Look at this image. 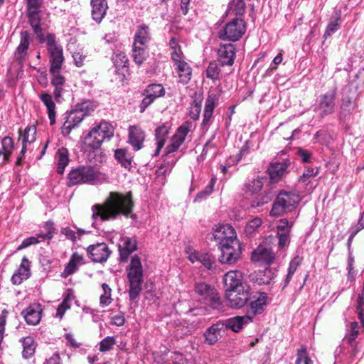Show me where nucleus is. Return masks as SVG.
<instances>
[{"label":"nucleus","mask_w":364,"mask_h":364,"mask_svg":"<svg viewBox=\"0 0 364 364\" xmlns=\"http://www.w3.org/2000/svg\"><path fill=\"white\" fill-rule=\"evenodd\" d=\"M133 205L131 193L123 194L110 192L102 204L92 206V225L98 229L100 223L116 219L120 215L126 218H134L132 214Z\"/></svg>","instance_id":"obj_1"},{"label":"nucleus","mask_w":364,"mask_h":364,"mask_svg":"<svg viewBox=\"0 0 364 364\" xmlns=\"http://www.w3.org/2000/svg\"><path fill=\"white\" fill-rule=\"evenodd\" d=\"M195 129L192 122L186 121L178 127L174 135L171 137L170 144L166 147L165 154L163 156V163L158 168V175H166L168 173L178 159L175 155L184 143L190 132Z\"/></svg>","instance_id":"obj_2"},{"label":"nucleus","mask_w":364,"mask_h":364,"mask_svg":"<svg viewBox=\"0 0 364 364\" xmlns=\"http://www.w3.org/2000/svg\"><path fill=\"white\" fill-rule=\"evenodd\" d=\"M107 181V176L92 166H79L68 175V186L80 184L97 185Z\"/></svg>","instance_id":"obj_3"},{"label":"nucleus","mask_w":364,"mask_h":364,"mask_svg":"<svg viewBox=\"0 0 364 364\" xmlns=\"http://www.w3.org/2000/svg\"><path fill=\"white\" fill-rule=\"evenodd\" d=\"M113 125L106 121H102L97 126L93 127L85 137L84 144L92 149L100 148L105 140H110L114 136Z\"/></svg>","instance_id":"obj_4"},{"label":"nucleus","mask_w":364,"mask_h":364,"mask_svg":"<svg viewBox=\"0 0 364 364\" xmlns=\"http://www.w3.org/2000/svg\"><path fill=\"white\" fill-rule=\"evenodd\" d=\"M127 277L129 282V298L134 300L139 295L143 283L142 265L141 259L137 255L132 257L127 268Z\"/></svg>","instance_id":"obj_5"},{"label":"nucleus","mask_w":364,"mask_h":364,"mask_svg":"<svg viewBox=\"0 0 364 364\" xmlns=\"http://www.w3.org/2000/svg\"><path fill=\"white\" fill-rule=\"evenodd\" d=\"M301 200L300 196L295 191L280 192L272 205V215H280L294 210Z\"/></svg>","instance_id":"obj_6"},{"label":"nucleus","mask_w":364,"mask_h":364,"mask_svg":"<svg viewBox=\"0 0 364 364\" xmlns=\"http://www.w3.org/2000/svg\"><path fill=\"white\" fill-rule=\"evenodd\" d=\"M246 29L245 21L241 18H235L218 32V37L223 41L236 42L245 33Z\"/></svg>","instance_id":"obj_7"},{"label":"nucleus","mask_w":364,"mask_h":364,"mask_svg":"<svg viewBox=\"0 0 364 364\" xmlns=\"http://www.w3.org/2000/svg\"><path fill=\"white\" fill-rule=\"evenodd\" d=\"M43 42L46 41V48L48 52L50 70L62 69L64 62L63 50L60 44L56 41L53 33H48ZM42 43V41H40Z\"/></svg>","instance_id":"obj_8"},{"label":"nucleus","mask_w":364,"mask_h":364,"mask_svg":"<svg viewBox=\"0 0 364 364\" xmlns=\"http://www.w3.org/2000/svg\"><path fill=\"white\" fill-rule=\"evenodd\" d=\"M26 4L29 23L39 41H43L44 40L43 33L41 26L42 15L41 7L43 0H26Z\"/></svg>","instance_id":"obj_9"},{"label":"nucleus","mask_w":364,"mask_h":364,"mask_svg":"<svg viewBox=\"0 0 364 364\" xmlns=\"http://www.w3.org/2000/svg\"><path fill=\"white\" fill-rule=\"evenodd\" d=\"M195 294L198 301L202 304L216 308L220 304V297L214 287L204 283H198L195 286Z\"/></svg>","instance_id":"obj_10"},{"label":"nucleus","mask_w":364,"mask_h":364,"mask_svg":"<svg viewBox=\"0 0 364 364\" xmlns=\"http://www.w3.org/2000/svg\"><path fill=\"white\" fill-rule=\"evenodd\" d=\"M221 252L219 261L223 264H235L241 257L242 249L238 240H233L232 243L224 244L218 246Z\"/></svg>","instance_id":"obj_11"},{"label":"nucleus","mask_w":364,"mask_h":364,"mask_svg":"<svg viewBox=\"0 0 364 364\" xmlns=\"http://www.w3.org/2000/svg\"><path fill=\"white\" fill-rule=\"evenodd\" d=\"M213 230V237L218 246L238 240L235 229L229 224L215 225Z\"/></svg>","instance_id":"obj_12"},{"label":"nucleus","mask_w":364,"mask_h":364,"mask_svg":"<svg viewBox=\"0 0 364 364\" xmlns=\"http://www.w3.org/2000/svg\"><path fill=\"white\" fill-rule=\"evenodd\" d=\"M336 92L329 91L319 97L318 105L315 109L319 112L321 117H325L333 113L336 107Z\"/></svg>","instance_id":"obj_13"},{"label":"nucleus","mask_w":364,"mask_h":364,"mask_svg":"<svg viewBox=\"0 0 364 364\" xmlns=\"http://www.w3.org/2000/svg\"><path fill=\"white\" fill-rule=\"evenodd\" d=\"M228 305L232 308L243 307L250 298V288L234 289L225 292Z\"/></svg>","instance_id":"obj_14"},{"label":"nucleus","mask_w":364,"mask_h":364,"mask_svg":"<svg viewBox=\"0 0 364 364\" xmlns=\"http://www.w3.org/2000/svg\"><path fill=\"white\" fill-rule=\"evenodd\" d=\"M62 69L50 70L51 85L55 87L53 95L59 101L64 93L69 92L70 86L66 83L65 77L61 74Z\"/></svg>","instance_id":"obj_15"},{"label":"nucleus","mask_w":364,"mask_h":364,"mask_svg":"<svg viewBox=\"0 0 364 364\" xmlns=\"http://www.w3.org/2000/svg\"><path fill=\"white\" fill-rule=\"evenodd\" d=\"M275 259L274 253L267 244H260L252 253L251 259L259 264L269 265Z\"/></svg>","instance_id":"obj_16"},{"label":"nucleus","mask_w":364,"mask_h":364,"mask_svg":"<svg viewBox=\"0 0 364 364\" xmlns=\"http://www.w3.org/2000/svg\"><path fill=\"white\" fill-rule=\"evenodd\" d=\"M223 282L225 292L233 291L234 289L250 288L243 283L242 274L241 272L237 270H231L228 272L224 275Z\"/></svg>","instance_id":"obj_17"},{"label":"nucleus","mask_w":364,"mask_h":364,"mask_svg":"<svg viewBox=\"0 0 364 364\" xmlns=\"http://www.w3.org/2000/svg\"><path fill=\"white\" fill-rule=\"evenodd\" d=\"M250 302L247 308V316L252 321L253 317L261 314L267 304V295L264 292L259 293L257 296L250 298Z\"/></svg>","instance_id":"obj_18"},{"label":"nucleus","mask_w":364,"mask_h":364,"mask_svg":"<svg viewBox=\"0 0 364 364\" xmlns=\"http://www.w3.org/2000/svg\"><path fill=\"white\" fill-rule=\"evenodd\" d=\"M87 252L90 259L95 262H106L111 253L107 245L104 242L90 245Z\"/></svg>","instance_id":"obj_19"},{"label":"nucleus","mask_w":364,"mask_h":364,"mask_svg":"<svg viewBox=\"0 0 364 364\" xmlns=\"http://www.w3.org/2000/svg\"><path fill=\"white\" fill-rule=\"evenodd\" d=\"M83 114L76 109L66 113L65 120L61 127V133L64 136L70 134L71 131L77 127L83 120Z\"/></svg>","instance_id":"obj_20"},{"label":"nucleus","mask_w":364,"mask_h":364,"mask_svg":"<svg viewBox=\"0 0 364 364\" xmlns=\"http://www.w3.org/2000/svg\"><path fill=\"white\" fill-rule=\"evenodd\" d=\"M225 326L220 321L210 326L204 333L205 342L208 345L215 344L225 333Z\"/></svg>","instance_id":"obj_21"},{"label":"nucleus","mask_w":364,"mask_h":364,"mask_svg":"<svg viewBox=\"0 0 364 364\" xmlns=\"http://www.w3.org/2000/svg\"><path fill=\"white\" fill-rule=\"evenodd\" d=\"M235 58V46L232 43L222 44L218 50V59L222 65H233Z\"/></svg>","instance_id":"obj_22"},{"label":"nucleus","mask_w":364,"mask_h":364,"mask_svg":"<svg viewBox=\"0 0 364 364\" xmlns=\"http://www.w3.org/2000/svg\"><path fill=\"white\" fill-rule=\"evenodd\" d=\"M42 311V306L40 304L34 303L24 309L21 314L28 324L35 326L39 323Z\"/></svg>","instance_id":"obj_23"},{"label":"nucleus","mask_w":364,"mask_h":364,"mask_svg":"<svg viewBox=\"0 0 364 364\" xmlns=\"http://www.w3.org/2000/svg\"><path fill=\"white\" fill-rule=\"evenodd\" d=\"M136 248L137 242L134 237H122L119 244L120 260L122 262L127 261L129 255L134 252Z\"/></svg>","instance_id":"obj_24"},{"label":"nucleus","mask_w":364,"mask_h":364,"mask_svg":"<svg viewBox=\"0 0 364 364\" xmlns=\"http://www.w3.org/2000/svg\"><path fill=\"white\" fill-rule=\"evenodd\" d=\"M31 43V35L27 31L20 33V43L15 51V59L19 63H22L28 54V50Z\"/></svg>","instance_id":"obj_25"},{"label":"nucleus","mask_w":364,"mask_h":364,"mask_svg":"<svg viewBox=\"0 0 364 364\" xmlns=\"http://www.w3.org/2000/svg\"><path fill=\"white\" fill-rule=\"evenodd\" d=\"M289 164L287 161L272 163L268 168V173L271 182L277 183L280 181L281 178L286 174Z\"/></svg>","instance_id":"obj_26"},{"label":"nucleus","mask_w":364,"mask_h":364,"mask_svg":"<svg viewBox=\"0 0 364 364\" xmlns=\"http://www.w3.org/2000/svg\"><path fill=\"white\" fill-rule=\"evenodd\" d=\"M145 139L144 131L137 126H131L129 128V143L136 151L141 149Z\"/></svg>","instance_id":"obj_27"},{"label":"nucleus","mask_w":364,"mask_h":364,"mask_svg":"<svg viewBox=\"0 0 364 364\" xmlns=\"http://www.w3.org/2000/svg\"><path fill=\"white\" fill-rule=\"evenodd\" d=\"M171 125L168 122H166L159 126L155 130L156 144V149L154 152V156L159 154L161 149L165 144L168 137Z\"/></svg>","instance_id":"obj_28"},{"label":"nucleus","mask_w":364,"mask_h":364,"mask_svg":"<svg viewBox=\"0 0 364 364\" xmlns=\"http://www.w3.org/2000/svg\"><path fill=\"white\" fill-rule=\"evenodd\" d=\"M277 276V271L274 269L266 268L264 271L250 275L251 280L258 285L270 284Z\"/></svg>","instance_id":"obj_29"},{"label":"nucleus","mask_w":364,"mask_h":364,"mask_svg":"<svg viewBox=\"0 0 364 364\" xmlns=\"http://www.w3.org/2000/svg\"><path fill=\"white\" fill-rule=\"evenodd\" d=\"M14 149V143L12 138L5 136L1 139V149H0V166L9 162L11 156Z\"/></svg>","instance_id":"obj_30"},{"label":"nucleus","mask_w":364,"mask_h":364,"mask_svg":"<svg viewBox=\"0 0 364 364\" xmlns=\"http://www.w3.org/2000/svg\"><path fill=\"white\" fill-rule=\"evenodd\" d=\"M30 276V262L23 257L21 265L11 277L14 284H20L23 280L27 279Z\"/></svg>","instance_id":"obj_31"},{"label":"nucleus","mask_w":364,"mask_h":364,"mask_svg":"<svg viewBox=\"0 0 364 364\" xmlns=\"http://www.w3.org/2000/svg\"><path fill=\"white\" fill-rule=\"evenodd\" d=\"M92 17L97 23H100L108 9L106 0H91Z\"/></svg>","instance_id":"obj_32"},{"label":"nucleus","mask_w":364,"mask_h":364,"mask_svg":"<svg viewBox=\"0 0 364 364\" xmlns=\"http://www.w3.org/2000/svg\"><path fill=\"white\" fill-rule=\"evenodd\" d=\"M252 321L250 318V316L247 315L242 316H235L230 318L226 321H223V324L225 326V331L231 329L234 332H239L244 326Z\"/></svg>","instance_id":"obj_33"},{"label":"nucleus","mask_w":364,"mask_h":364,"mask_svg":"<svg viewBox=\"0 0 364 364\" xmlns=\"http://www.w3.org/2000/svg\"><path fill=\"white\" fill-rule=\"evenodd\" d=\"M176 72L178 73L179 81L181 83H188L192 75V70L188 63L185 62L183 59H180L178 61H174Z\"/></svg>","instance_id":"obj_34"},{"label":"nucleus","mask_w":364,"mask_h":364,"mask_svg":"<svg viewBox=\"0 0 364 364\" xmlns=\"http://www.w3.org/2000/svg\"><path fill=\"white\" fill-rule=\"evenodd\" d=\"M151 40V33L149 27L142 23L139 25L134 35V43L138 46H148Z\"/></svg>","instance_id":"obj_35"},{"label":"nucleus","mask_w":364,"mask_h":364,"mask_svg":"<svg viewBox=\"0 0 364 364\" xmlns=\"http://www.w3.org/2000/svg\"><path fill=\"white\" fill-rule=\"evenodd\" d=\"M40 100L46 107L50 124L54 125L55 124L56 112L55 104L53 100L52 96L47 92H43L40 95Z\"/></svg>","instance_id":"obj_36"},{"label":"nucleus","mask_w":364,"mask_h":364,"mask_svg":"<svg viewBox=\"0 0 364 364\" xmlns=\"http://www.w3.org/2000/svg\"><path fill=\"white\" fill-rule=\"evenodd\" d=\"M114 157L117 161L125 168L130 169L133 154L126 148L117 149L114 151Z\"/></svg>","instance_id":"obj_37"},{"label":"nucleus","mask_w":364,"mask_h":364,"mask_svg":"<svg viewBox=\"0 0 364 364\" xmlns=\"http://www.w3.org/2000/svg\"><path fill=\"white\" fill-rule=\"evenodd\" d=\"M20 342L23 346V358L25 359L31 358L34 355L37 346L34 338L32 336H26L21 338Z\"/></svg>","instance_id":"obj_38"},{"label":"nucleus","mask_w":364,"mask_h":364,"mask_svg":"<svg viewBox=\"0 0 364 364\" xmlns=\"http://www.w3.org/2000/svg\"><path fill=\"white\" fill-rule=\"evenodd\" d=\"M52 237L53 234L51 232H48L45 234L40 233L37 234L35 236L27 237L25 240H23L21 244L17 247V250H21L32 245L38 244L40 242L44 241L46 240H50Z\"/></svg>","instance_id":"obj_39"},{"label":"nucleus","mask_w":364,"mask_h":364,"mask_svg":"<svg viewBox=\"0 0 364 364\" xmlns=\"http://www.w3.org/2000/svg\"><path fill=\"white\" fill-rule=\"evenodd\" d=\"M55 158L58 161L57 172L59 174H63L70 161L68 150L64 147L60 148Z\"/></svg>","instance_id":"obj_40"},{"label":"nucleus","mask_w":364,"mask_h":364,"mask_svg":"<svg viewBox=\"0 0 364 364\" xmlns=\"http://www.w3.org/2000/svg\"><path fill=\"white\" fill-rule=\"evenodd\" d=\"M169 47L172 50L171 56L172 60L178 61L180 59H183V52L179 45V40L178 38L173 36L169 41Z\"/></svg>","instance_id":"obj_41"},{"label":"nucleus","mask_w":364,"mask_h":364,"mask_svg":"<svg viewBox=\"0 0 364 364\" xmlns=\"http://www.w3.org/2000/svg\"><path fill=\"white\" fill-rule=\"evenodd\" d=\"M341 25V16L339 14H336L335 16H333L327 25L326 31L323 34V38H327L333 34L340 27Z\"/></svg>","instance_id":"obj_42"},{"label":"nucleus","mask_w":364,"mask_h":364,"mask_svg":"<svg viewBox=\"0 0 364 364\" xmlns=\"http://www.w3.org/2000/svg\"><path fill=\"white\" fill-rule=\"evenodd\" d=\"M245 2L244 0H237L229 4L227 12L229 15L236 16H242L245 11Z\"/></svg>","instance_id":"obj_43"},{"label":"nucleus","mask_w":364,"mask_h":364,"mask_svg":"<svg viewBox=\"0 0 364 364\" xmlns=\"http://www.w3.org/2000/svg\"><path fill=\"white\" fill-rule=\"evenodd\" d=\"M147 48L148 46H138L135 43H133L132 55L134 60L136 64L141 65L145 60L146 58Z\"/></svg>","instance_id":"obj_44"},{"label":"nucleus","mask_w":364,"mask_h":364,"mask_svg":"<svg viewBox=\"0 0 364 364\" xmlns=\"http://www.w3.org/2000/svg\"><path fill=\"white\" fill-rule=\"evenodd\" d=\"M102 293L100 297V305L101 307L108 306L113 301L112 298V289L106 284H102Z\"/></svg>","instance_id":"obj_45"},{"label":"nucleus","mask_w":364,"mask_h":364,"mask_svg":"<svg viewBox=\"0 0 364 364\" xmlns=\"http://www.w3.org/2000/svg\"><path fill=\"white\" fill-rule=\"evenodd\" d=\"M263 182L261 178H256L247 182L244 186V191L247 194L253 195L261 191Z\"/></svg>","instance_id":"obj_46"},{"label":"nucleus","mask_w":364,"mask_h":364,"mask_svg":"<svg viewBox=\"0 0 364 364\" xmlns=\"http://www.w3.org/2000/svg\"><path fill=\"white\" fill-rule=\"evenodd\" d=\"M22 144L27 146V144H31L36 139V128L34 125L27 127L21 134Z\"/></svg>","instance_id":"obj_47"},{"label":"nucleus","mask_w":364,"mask_h":364,"mask_svg":"<svg viewBox=\"0 0 364 364\" xmlns=\"http://www.w3.org/2000/svg\"><path fill=\"white\" fill-rule=\"evenodd\" d=\"M145 93H147V95L155 100L163 96L165 93V90L163 86L160 84H151L146 87Z\"/></svg>","instance_id":"obj_48"},{"label":"nucleus","mask_w":364,"mask_h":364,"mask_svg":"<svg viewBox=\"0 0 364 364\" xmlns=\"http://www.w3.org/2000/svg\"><path fill=\"white\" fill-rule=\"evenodd\" d=\"M300 264V260L299 258H294L289 263L288 268V273L286 276L285 279L284 280L283 288H285L290 282L294 274L295 273L296 269Z\"/></svg>","instance_id":"obj_49"},{"label":"nucleus","mask_w":364,"mask_h":364,"mask_svg":"<svg viewBox=\"0 0 364 364\" xmlns=\"http://www.w3.org/2000/svg\"><path fill=\"white\" fill-rule=\"evenodd\" d=\"M220 69L218 63L215 61L210 62L206 69V76L208 78L215 81L219 79Z\"/></svg>","instance_id":"obj_50"},{"label":"nucleus","mask_w":364,"mask_h":364,"mask_svg":"<svg viewBox=\"0 0 364 364\" xmlns=\"http://www.w3.org/2000/svg\"><path fill=\"white\" fill-rule=\"evenodd\" d=\"M89 231H85L82 229H77V232L68 228H65L61 230V233L63 234L68 239L71 240L72 241H76L77 239H80V237L88 232Z\"/></svg>","instance_id":"obj_51"},{"label":"nucleus","mask_w":364,"mask_h":364,"mask_svg":"<svg viewBox=\"0 0 364 364\" xmlns=\"http://www.w3.org/2000/svg\"><path fill=\"white\" fill-rule=\"evenodd\" d=\"M218 103V97L216 95H209L205 100L204 112L213 115L214 109Z\"/></svg>","instance_id":"obj_52"},{"label":"nucleus","mask_w":364,"mask_h":364,"mask_svg":"<svg viewBox=\"0 0 364 364\" xmlns=\"http://www.w3.org/2000/svg\"><path fill=\"white\" fill-rule=\"evenodd\" d=\"M198 262H200L207 269H211L213 268L215 264V257L212 254L208 252H201Z\"/></svg>","instance_id":"obj_53"},{"label":"nucleus","mask_w":364,"mask_h":364,"mask_svg":"<svg viewBox=\"0 0 364 364\" xmlns=\"http://www.w3.org/2000/svg\"><path fill=\"white\" fill-rule=\"evenodd\" d=\"M261 225L262 220L259 218H255L246 225L245 231L247 235H251L257 230Z\"/></svg>","instance_id":"obj_54"},{"label":"nucleus","mask_w":364,"mask_h":364,"mask_svg":"<svg viewBox=\"0 0 364 364\" xmlns=\"http://www.w3.org/2000/svg\"><path fill=\"white\" fill-rule=\"evenodd\" d=\"M303 362L304 364H312V361L308 357L305 346H302L297 350V358L295 361V364H301Z\"/></svg>","instance_id":"obj_55"},{"label":"nucleus","mask_w":364,"mask_h":364,"mask_svg":"<svg viewBox=\"0 0 364 364\" xmlns=\"http://www.w3.org/2000/svg\"><path fill=\"white\" fill-rule=\"evenodd\" d=\"M115 344V338L113 336H107L100 342V350L106 352L112 348Z\"/></svg>","instance_id":"obj_56"},{"label":"nucleus","mask_w":364,"mask_h":364,"mask_svg":"<svg viewBox=\"0 0 364 364\" xmlns=\"http://www.w3.org/2000/svg\"><path fill=\"white\" fill-rule=\"evenodd\" d=\"M274 194L272 192H267L256 200L252 201V205L253 207H258L268 203L273 198Z\"/></svg>","instance_id":"obj_57"},{"label":"nucleus","mask_w":364,"mask_h":364,"mask_svg":"<svg viewBox=\"0 0 364 364\" xmlns=\"http://www.w3.org/2000/svg\"><path fill=\"white\" fill-rule=\"evenodd\" d=\"M289 233L288 230H284V232H277V235L279 238L278 245L280 249H283L288 246L290 240Z\"/></svg>","instance_id":"obj_58"},{"label":"nucleus","mask_w":364,"mask_h":364,"mask_svg":"<svg viewBox=\"0 0 364 364\" xmlns=\"http://www.w3.org/2000/svg\"><path fill=\"white\" fill-rule=\"evenodd\" d=\"M76 110L83 114V117L90 114L93 111V108L90 102H84L76 106Z\"/></svg>","instance_id":"obj_59"},{"label":"nucleus","mask_w":364,"mask_h":364,"mask_svg":"<svg viewBox=\"0 0 364 364\" xmlns=\"http://www.w3.org/2000/svg\"><path fill=\"white\" fill-rule=\"evenodd\" d=\"M318 173V170L314 168H308L306 171L300 176L299 181L306 182L310 178L316 176Z\"/></svg>","instance_id":"obj_60"},{"label":"nucleus","mask_w":364,"mask_h":364,"mask_svg":"<svg viewBox=\"0 0 364 364\" xmlns=\"http://www.w3.org/2000/svg\"><path fill=\"white\" fill-rule=\"evenodd\" d=\"M186 252L188 255V259L192 262L194 263L196 262L199 261V258L200 257L201 252H199L195 250H193L191 247H186Z\"/></svg>","instance_id":"obj_61"},{"label":"nucleus","mask_w":364,"mask_h":364,"mask_svg":"<svg viewBox=\"0 0 364 364\" xmlns=\"http://www.w3.org/2000/svg\"><path fill=\"white\" fill-rule=\"evenodd\" d=\"M77 269L78 267L76 264L73 263L71 261H69V262L65 267L63 274L65 277H66L75 273L77 270Z\"/></svg>","instance_id":"obj_62"},{"label":"nucleus","mask_w":364,"mask_h":364,"mask_svg":"<svg viewBox=\"0 0 364 364\" xmlns=\"http://www.w3.org/2000/svg\"><path fill=\"white\" fill-rule=\"evenodd\" d=\"M154 101V99L152 98L151 96L147 95V93H145V97L142 100L141 104H140V112H144L146 107H148Z\"/></svg>","instance_id":"obj_63"},{"label":"nucleus","mask_w":364,"mask_h":364,"mask_svg":"<svg viewBox=\"0 0 364 364\" xmlns=\"http://www.w3.org/2000/svg\"><path fill=\"white\" fill-rule=\"evenodd\" d=\"M351 347V349H348L347 353L349 354L350 362H352L357 354L360 351V349L358 346V341L355 342L354 344H348Z\"/></svg>","instance_id":"obj_64"}]
</instances>
